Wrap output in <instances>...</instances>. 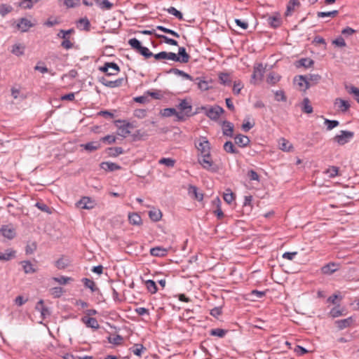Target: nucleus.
Returning <instances> with one entry per match:
<instances>
[{
	"label": "nucleus",
	"instance_id": "obj_63",
	"mask_svg": "<svg viewBox=\"0 0 359 359\" xmlns=\"http://www.w3.org/2000/svg\"><path fill=\"white\" fill-rule=\"evenodd\" d=\"M145 348L142 344H135L132 348V352L137 356H141L142 352L143 350H144Z\"/></svg>",
	"mask_w": 359,
	"mask_h": 359
},
{
	"label": "nucleus",
	"instance_id": "obj_38",
	"mask_svg": "<svg viewBox=\"0 0 359 359\" xmlns=\"http://www.w3.org/2000/svg\"><path fill=\"white\" fill-rule=\"evenodd\" d=\"M149 218L154 222L159 221L162 217V213L159 210H153L149 212Z\"/></svg>",
	"mask_w": 359,
	"mask_h": 359
},
{
	"label": "nucleus",
	"instance_id": "obj_55",
	"mask_svg": "<svg viewBox=\"0 0 359 359\" xmlns=\"http://www.w3.org/2000/svg\"><path fill=\"white\" fill-rule=\"evenodd\" d=\"M166 11L168 13L173 15L179 20H183L182 13L180 11H177L175 7L171 6L167 8Z\"/></svg>",
	"mask_w": 359,
	"mask_h": 359
},
{
	"label": "nucleus",
	"instance_id": "obj_46",
	"mask_svg": "<svg viewBox=\"0 0 359 359\" xmlns=\"http://www.w3.org/2000/svg\"><path fill=\"white\" fill-rule=\"evenodd\" d=\"M324 124L327 126V130H331L333 128L337 127L339 125V122L336 120H330L327 118H325Z\"/></svg>",
	"mask_w": 359,
	"mask_h": 359
},
{
	"label": "nucleus",
	"instance_id": "obj_43",
	"mask_svg": "<svg viewBox=\"0 0 359 359\" xmlns=\"http://www.w3.org/2000/svg\"><path fill=\"white\" fill-rule=\"evenodd\" d=\"M90 22L86 18H81L78 21L77 27L80 29H83L84 30L88 31L90 29Z\"/></svg>",
	"mask_w": 359,
	"mask_h": 359
},
{
	"label": "nucleus",
	"instance_id": "obj_3",
	"mask_svg": "<svg viewBox=\"0 0 359 359\" xmlns=\"http://www.w3.org/2000/svg\"><path fill=\"white\" fill-rule=\"evenodd\" d=\"M354 137V133L348 130H341L340 134L333 137V141L339 145H344L349 142Z\"/></svg>",
	"mask_w": 359,
	"mask_h": 359
},
{
	"label": "nucleus",
	"instance_id": "obj_49",
	"mask_svg": "<svg viewBox=\"0 0 359 359\" xmlns=\"http://www.w3.org/2000/svg\"><path fill=\"white\" fill-rule=\"evenodd\" d=\"M13 11V7L10 5L3 4L0 6V15L2 17L6 16Z\"/></svg>",
	"mask_w": 359,
	"mask_h": 359
},
{
	"label": "nucleus",
	"instance_id": "obj_31",
	"mask_svg": "<svg viewBox=\"0 0 359 359\" xmlns=\"http://www.w3.org/2000/svg\"><path fill=\"white\" fill-rule=\"evenodd\" d=\"M69 264V260L67 258H65L64 257H60L58 259L55 263V266L58 269H65L66 267H67Z\"/></svg>",
	"mask_w": 359,
	"mask_h": 359
},
{
	"label": "nucleus",
	"instance_id": "obj_35",
	"mask_svg": "<svg viewBox=\"0 0 359 359\" xmlns=\"http://www.w3.org/2000/svg\"><path fill=\"white\" fill-rule=\"evenodd\" d=\"M196 84L198 88L203 91L208 90L210 88L209 83L205 80H202L200 78L195 79Z\"/></svg>",
	"mask_w": 359,
	"mask_h": 359
},
{
	"label": "nucleus",
	"instance_id": "obj_40",
	"mask_svg": "<svg viewBox=\"0 0 359 359\" xmlns=\"http://www.w3.org/2000/svg\"><path fill=\"white\" fill-rule=\"evenodd\" d=\"M147 289L151 294H155L158 289L156 283L152 280H147L145 281Z\"/></svg>",
	"mask_w": 359,
	"mask_h": 359
},
{
	"label": "nucleus",
	"instance_id": "obj_12",
	"mask_svg": "<svg viewBox=\"0 0 359 359\" xmlns=\"http://www.w3.org/2000/svg\"><path fill=\"white\" fill-rule=\"evenodd\" d=\"M294 83L298 86L302 90L305 91L309 88V80L307 76H298L294 78Z\"/></svg>",
	"mask_w": 359,
	"mask_h": 359
},
{
	"label": "nucleus",
	"instance_id": "obj_23",
	"mask_svg": "<svg viewBox=\"0 0 359 359\" xmlns=\"http://www.w3.org/2000/svg\"><path fill=\"white\" fill-rule=\"evenodd\" d=\"M334 104L342 111L345 112L350 108V104L348 101L341 98H337Z\"/></svg>",
	"mask_w": 359,
	"mask_h": 359
},
{
	"label": "nucleus",
	"instance_id": "obj_13",
	"mask_svg": "<svg viewBox=\"0 0 359 359\" xmlns=\"http://www.w3.org/2000/svg\"><path fill=\"white\" fill-rule=\"evenodd\" d=\"M118 123H123L122 125L117 126H118V135L123 137H126L130 133V131L129 128L131 127L130 123H125V121H118Z\"/></svg>",
	"mask_w": 359,
	"mask_h": 359
},
{
	"label": "nucleus",
	"instance_id": "obj_34",
	"mask_svg": "<svg viewBox=\"0 0 359 359\" xmlns=\"http://www.w3.org/2000/svg\"><path fill=\"white\" fill-rule=\"evenodd\" d=\"M279 148L284 151H290L292 149V144L285 138L279 140Z\"/></svg>",
	"mask_w": 359,
	"mask_h": 359
},
{
	"label": "nucleus",
	"instance_id": "obj_22",
	"mask_svg": "<svg viewBox=\"0 0 359 359\" xmlns=\"http://www.w3.org/2000/svg\"><path fill=\"white\" fill-rule=\"evenodd\" d=\"M100 168L106 171H115L121 169V166L112 162H102Z\"/></svg>",
	"mask_w": 359,
	"mask_h": 359
},
{
	"label": "nucleus",
	"instance_id": "obj_2",
	"mask_svg": "<svg viewBox=\"0 0 359 359\" xmlns=\"http://www.w3.org/2000/svg\"><path fill=\"white\" fill-rule=\"evenodd\" d=\"M128 44L137 53L143 55L146 58H149L153 56V53L149 50L148 48L142 46L139 40L136 38L129 39Z\"/></svg>",
	"mask_w": 359,
	"mask_h": 359
},
{
	"label": "nucleus",
	"instance_id": "obj_48",
	"mask_svg": "<svg viewBox=\"0 0 359 359\" xmlns=\"http://www.w3.org/2000/svg\"><path fill=\"white\" fill-rule=\"evenodd\" d=\"M156 37L158 38V39H163V41L167 44L172 45V46H177L178 45V43L176 40L168 38V36H166L165 35L156 34Z\"/></svg>",
	"mask_w": 359,
	"mask_h": 359
},
{
	"label": "nucleus",
	"instance_id": "obj_10",
	"mask_svg": "<svg viewBox=\"0 0 359 359\" xmlns=\"http://www.w3.org/2000/svg\"><path fill=\"white\" fill-rule=\"evenodd\" d=\"M161 114L165 117L175 116L178 121H184V116L182 113H178L175 108H165L161 111Z\"/></svg>",
	"mask_w": 359,
	"mask_h": 359
},
{
	"label": "nucleus",
	"instance_id": "obj_15",
	"mask_svg": "<svg viewBox=\"0 0 359 359\" xmlns=\"http://www.w3.org/2000/svg\"><path fill=\"white\" fill-rule=\"evenodd\" d=\"M34 25L27 18H22L19 20L17 24L18 28L22 32H27L30 27H32Z\"/></svg>",
	"mask_w": 359,
	"mask_h": 359
},
{
	"label": "nucleus",
	"instance_id": "obj_11",
	"mask_svg": "<svg viewBox=\"0 0 359 359\" xmlns=\"http://www.w3.org/2000/svg\"><path fill=\"white\" fill-rule=\"evenodd\" d=\"M355 322L354 318L351 316L345 319L338 320L335 321V325L339 330H341L351 327Z\"/></svg>",
	"mask_w": 359,
	"mask_h": 359
},
{
	"label": "nucleus",
	"instance_id": "obj_24",
	"mask_svg": "<svg viewBox=\"0 0 359 359\" xmlns=\"http://www.w3.org/2000/svg\"><path fill=\"white\" fill-rule=\"evenodd\" d=\"M25 46L22 43H15L12 46L11 53L19 57L25 53Z\"/></svg>",
	"mask_w": 359,
	"mask_h": 359
},
{
	"label": "nucleus",
	"instance_id": "obj_52",
	"mask_svg": "<svg viewBox=\"0 0 359 359\" xmlns=\"http://www.w3.org/2000/svg\"><path fill=\"white\" fill-rule=\"evenodd\" d=\"M325 172L328 175L329 177L332 178L336 177L339 172V168L336 166H331L328 168Z\"/></svg>",
	"mask_w": 359,
	"mask_h": 359
},
{
	"label": "nucleus",
	"instance_id": "obj_60",
	"mask_svg": "<svg viewBox=\"0 0 359 359\" xmlns=\"http://www.w3.org/2000/svg\"><path fill=\"white\" fill-rule=\"evenodd\" d=\"M50 292L53 297L58 298L62 294L64 290L61 287H54L50 290Z\"/></svg>",
	"mask_w": 359,
	"mask_h": 359
},
{
	"label": "nucleus",
	"instance_id": "obj_4",
	"mask_svg": "<svg viewBox=\"0 0 359 359\" xmlns=\"http://www.w3.org/2000/svg\"><path fill=\"white\" fill-rule=\"evenodd\" d=\"M202 109L205 111V115L213 121L217 120L220 115L224 112V109L219 105L210 107H203Z\"/></svg>",
	"mask_w": 359,
	"mask_h": 359
},
{
	"label": "nucleus",
	"instance_id": "obj_7",
	"mask_svg": "<svg viewBox=\"0 0 359 359\" xmlns=\"http://www.w3.org/2000/svg\"><path fill=\"white\" fill-rule=\"evenodd\" d=\"M96 205L95 200L88 196L82 197L77 203L76 206L81 209L91 210Z\"/></svg>",
	"mask_w": 359,
	"mask_h": 359
},
{
	"label": "nucleus",
	"instance_id": "obj_47",
	"mask_svg": "<svg viewBox=\"0 0 359 359\" xmlns=\"http://www.w3.org/2000/svg\"><path fill=\"white\" fill-rule=\"evenodd\" d=\"M302 111L306 114H311L313 112V107L310 104V101L307 97L304 98L303 100Z\"/></svg>",
	"mask_w": 359,
	"mask_h": 359
},
{
	"label": "nucleus",
	"instance_id": "obj_61",
	"mask_svg": "<svg viewBox=\"0 0 359 359\" xmlns=\"http://www.w3.org/2000/svg\"><path fill=\"white\" fill-rule=\"evenodd\" d=\"M35 206L37 207L42 212H44L48 213V214L51 213V210H50V208L43 202H37L35 204Z\"/></svg>",
	"mask_w": 359,
	"mask_h": 359
},
{
	"label": "nucleus",
	"instance_id": "obj_44",
	"mask_svg": "<svg viewBox=\"0 0 359 359\" xmlns=\"http://www.w3.org/2000/svg\"><path fill=\"white\" fill-rule=\"evenodd\" d=\"M219 79L220 83L224 86H229L231 83L230 76L227 73H220L219 74Z\"/></svg>",
	"mask_w": 359,
	"mask_h": 359
},
{
	"label": "nucleus",
	"instance_id": "obj_16",
	"mask_svg": "<svg viewBox=\"0 0 359 359\" xmlns=\"http://www.w3.org/2000/svg\"><path fill=\"white\" fill-rule=\"evenodd\" d=\"M81 321L86 324L88 327H90L95 330L99 328L100 325L96 318L91 317L84 316L81 318Z\"/></svg>",
	"mask_w": 359,
	"mask_h": 359
},
{
	"label": "nucleus",
	"instance_id": "obj_25",
	"mask_svg": "<svg viewBox=\"0 0 359 359\" xmlns=\"http://www.w3.org/2000/svg\"><path fill=\"white\" fill-rule=\"evenodd\" d=\"M81 147H83L86 150L92 152L100 148L101 144L99 142H90L86 144H83L81 145Z\"/></svg>",
	"mask_w": 359,
	"mask_h": 359
},
{
	"label": "nucleus",
	"instance_id": "obj_30",
	"mask_svg": "<svg viewBox=\"0 0 359 359\" xmlns=\"http://www.w3.org/2000/svg\"><path fill=\"white\" fill-rule=\"evenodd\" d=\"M268 24L273 28L278 27L281 24V18L279 15L269 16L267 18Z\"/></svg>",
	"mask_w": 359,
	"mask_h": 359
},
{
	"label": "nucleus",
	"instance_id": "obj_14",
	"mask_svg": "<svg viewBox=\"0 0 359 359\" xmlns=\"http://www.w3.org/2000/svg\"><path fill=\"white\" fill-rule=\"evenodd\" d=\"M222 133L224 136L233 137V124L228 121H224L222 123Z\"/></svg>",
	"mask_w": 359,
	"mask_h": 359
},
{
	"label": "nucleus",
	"instance_id": "obj_54",
	"mask_svg": "<svg viewBox=\"0 0 359 359\" xmlns=\"http://www.w3.org/2000/svg\"><path fill=\"white\" fill-rule=\"evenodd\" d=\"M338 11L334 10L332 11H328V12H318L317 16L318 18H325V17H330V18H334L337 15Z\"/></svg>",
	"mask_w": 359,
	"mask_h": 359
},
{
	"label": "nucleus",
	"instance_id": "obj_58",
	"mask_svg": "<svg viewBox=\"0 0 359 359\" xmlns=\"http://www.w3.org/2000/svg\"><path fill=\"white\" fill-rule=\"evenodd\" d=\"M170 72H173L176 75L182 76V77H184L186 79H189L190 81L193 80V78L191 75H189V74H187L182 70L178 69H172L170 70Z\"/></svg>",
	"mask_w": 359,
	"mask_h": 359
},
{
	"label": "nucleus",
	"instance_id": "obj_37",
	"mask_svg": "<svg viewBox=\"0 0 359 359\" xmlns=\"http://www.w3.org/2000/svg\"><path fill=\"white\" fill-rule=\"evenodd\" d=\"M224 150L230 154H237L238 151L235 148L233 144L231 141H227L224 144Z\"/></svg>",
	"mask_w": 359,
	"mask_h": 359
},
{
	"label": "nucleus",
	"instance_id": "obj_56",
	"mask_svg": "<svg viewBox=\"0 0 359 359\" xmlns=\"http://www.w3.org/2000/svg\"><path fill=\"white\" fill-rule=\"evenodd\" d=\"M74 32V29H69L68 30L60 29L57 33V36L58 38H61L62 39H66L69 38L68 35Z\"/></svg>",
	"mask_w": 359,
	"mask_h": 359
},
{
	"label": "nucleus",
	"instance_id": "obj_19",
	"mask_svg": "<svg viewBox=\"0 0 359 359\" xmlns=\"http://www.w3.org/2000/svg\"><path fill=\"white\" fill-rule=\"evenodd\" d=\"M0 231L3 236L8 239H12L15 236L14 229L9 226H3Z\"/></svg>",
	"mask_w": 359,
	"mask_h": 359
},
{
	"label": "nucleus",
	"instance_id": "obj_32",
	"mask_svg": "<svg viewBox=\"0 0 359 359\" xmlns=\"http://www.w3.org/2000/svg\"><path fill=\"white\" fill-rule=\"evenodd\" d=\"M128 220L129 222L133 225H140L142 223L141 217L135 212L129 214Z\"/></svg>",
	"mask_w": 359,
	"mask_h": 359
},
{
	"label": "nucleus",
	"instance_id": "obj_42",
	"mask_svg": "<svg viewBox=\"0 0 359 359\" xmlns=\"http://www.w3.org/2000/svg\"><path fill=\"white\" fill-rule=\"evenodd\" d=\"M39 0H21L20 6L25 9H31L34 4H37Z\"/></svg>",
	"mask_w": 359,
	"mask_h": 359
},
{
	"label": "nucleus",
	"instance_id": "obj_27",
	"mask_svg": "<svg viewBox=\"0 0 359 359\" xmlns=\"http://www.w3.org/2000/svg\"><path fill=\"white\" fill-rule=\"evenodd\" d=\"M299 5L300 3L298 0H290L287 5L285 15H291L292 12L294 11L295 8L299 6Z\"/></svg>",
	"mask_w": 359,
	"mask_h": 359
},
{
	"label": "nucleus",
	"instance_id": "obj_51",
	"mask_svg": "<svg viewBox=\"0 0 359 359\" xmlns=\"http://www.w3.org/2000/svg\"><path fill=\"white\" fill-rule=\"evenodd\" d=\"M280 79V76L278 74L271 72L269 74L266 81L269 83L275 84L279 81Z\"/></svg>",
	"mask_w": 359,
	"mask_h": 359
},
{
	"label": "nucleus",
	"instance_id": "obj_17",
	"mask_svg": "<svg viewBox=\"0 0 359 359\" xmlns=\"http://www.w3.org/2000/svg\"><path fill=\"white\" fill-rule=\"evenodd\" d=\"M188 194L192 198L201 201L203 198V194L198 192V189L196 186L189 185L188 187Z\"/></svg>",
	"mask_w": 359,
	"mask_h": 359
},
{
	"label": "nucleus",
	"instance_id": "obj_1",
	"mask_svg": "<svg viewBox=\"0 0 359 359\" xmlns=\"http://www.w3.org/2000/svg\"><path fill=\"white\" fill-rule=\"evenodd\" d=\"M198 161L201 164V165L203 167V168L211 171V172H216L217 171V166L215 165L210 152L208 154H201L198 155Z\"/></svg>",
	"mask_w": 359,
	"mask_h": 359
},
{
	"label": "nucleus",
	"instance_id": "obj_33",
	"mask_svg": "<svg viewBox=\"0 0 359 359\" xmlns=\"http://www.w3.org/2000/svg\"><path fill=\"white\" fill-rule=\"evenodd\" d=\"M95 4L102 10H110L113 7V4L108 0H95Z\"/></svg>",
	"mask_w": 359,
	"mask_h": 359
},
{
	"label": "nucleus",
	"instance_id": "obj_5",
	"mask_svg": "<svg viewBox=\"0 0 359 359\" xmlns=\"http://www.w3.org/2000/svg\"><path fill=\"white\" fill-rule=\"evenodd\" d=\"M99 70L104 72L107 76H114L119 73L120 67L114 62H105L99 68Z\"/></svg>",
	"mask_w": 359,
	"mask_h": 359
},
{
	"label": "nucleus",
	"instance_id": "obj_64",
	"mask_svg": "<svg viewBox=\"0 0 359 359\" xmlns=\"http://www.w3.org/2000/svg\"><path fill=\"white\" fill-rule=\"evenodd\" d=\"M122 340H123V337L119 334H116L114 337H109L108 338V341L109 343L116 344V345L120 344Z\"/></svg>",
	"mask_w": 359,
	"mask_h": 359
},
{
	"label": "nucleus",
	"instance_id": "obj_21",
	"mask_svg": "<svg viewBox=\"0 0 359 359\" xmlns=\"http://www.w3.org/2000/svg\"><path fill=\"white\" fill-rule=\"evenodd\" d=\"M168 249L163 247H155L150 250V254L154 257H164L168 253Z\"/></svg>",
	"mask_w": 359,
	"mask_h": 359
},
{
	"label": "nucleus",
	"instance_id": "obj_50",
	"mask_svg": "<svg viewBox=\"0 0 359 359\" xmlns=\"http://www.w3.org/2000/svg\"><path fill=\"white\" fill-rule=\"evenodd\" d=\"M158 163L166 165L168 168H172L175 165V161L170 158H162L159 160Z\"/></svg>",
	"mask_w": 359,
	"mask_h": 359
},
{
	"label": "nucleus",
	"instance_id": "obj_39",
	"mask_svg": "<svg viewBox=\"0 0 359 359\" xmlns=\"http://www.w3.org/2000/svg\"><path fill=\"white\" fill-rule=\"evenodd\" d=\"M22 264L25 273H33L36 271V269L29 261L22 262Z\"/></svg>",
	"mask_w": 359,
	"mask_h": 359
},
{
	"label": "nucleus",
	"instance_id": "obj_41",
	"mask_svg": "<svg viewBox=\"0 0 359 359\" xmlns=\"http://www.w3.org/2000/svg\"><path fill=\"white\" fill-rule=\"evenodd\" d=\"M298 67H304L305 68L311 67L313 65L314 61L311 58H302L298 61Z\"/></svg>",
	"mask_w": 359,
	"mask_h": 359
},
{
	"label": "nucleus",
	"instance_id": "obj_18",
	"mask_svg": "<svg viewBox=\"0 0 359 359\" xmlns=\"http://www.w3.org/2000/svg\"><path fill=\"white\" fill-rule=\"evenodd\" d=\"M250 142L249 137L246 135L240 134L235 137V143L241 147H246Z\"/></svg>",
	"mask_w": 359,
	"mask_h": 359
},
{
	"label": "nucleus",
	"instance_id": "obj_28",
	"mask_svg": "<svg viewBox=\"0 0 359 359\" xmlns=\"http://www.w3.org/2000/svg\"><path fill=\"white\" fill-rule=\"evenodd\" d=\"M177 56L180 57V62L182 63H187L190 59L189 55L184 47L179 48Z\"/></svg>",
	"mask_w": 359,
	"mask_h": 359
},
{
	"label": "nucleus",
	"instance_id": "obj_8",
	"mask_svg": "<svg viewBox=\"0 0 359 359\" xmlns=\"http://www.w3.org/2000/svg\"><path fill=\"white\" fill-rule=\"evenodd\" d=\"M125 78H119L114 81H109L104 76L99 78V81L104 86L108 88H116L121 86L123 81H126Z\"/></svg>",
	"mask_w": 359,
	"mask_h": 359
},
{
	"label": "nucleus",
	"instance_id": "obj_53",
	"mask_svg": "<svg viewBox=\"0 0 359 359\" xmlns=\"http://www.w3.org/2000/svg\"><path fill=\"white\" fill-rule=\"evenodd\" d=\"M156 29L162 31L164 33L170 34H171L172 36H173L175 37H177V38L180 37V34L177 32H176L175 31H174L172 29H170L168 28H166V27H165L163 26L158 25V26L156 27Z\"/></svg>",
	"mask_w": 359,
	"mask_h": 359
},
{
	"label": "nucleus",
	"instance_id": "obj_59",
	"mask_svg": "<svg viewBox=\"0 0 359 359\" xmlns=\"http://www.w3.org/2000/svg\"><path fill=\"white\" fill-rule=\"evenodd\" d=\"M223 198L228 204H230L234 200L235 196L230 189H227L226 192L224 194Z\"/></svg>",
	"mask_w": 359,
	"mask_h": 359
},
{
	"label": "nucleus",
	"instance_id": "obj_9",
	"mask_svg": "<svg viewBox=\"0 0 359 359\" xmlns=\"http://www.w3.org/2000/svg\"><path fill=\"white\" fill-rule=\"evenodd\" d=\"M177 109L180 111L178 113H182L184 116H190L191 115L192 106L186 100H182L177 105Z\"/></svg>",
	"mask_w": 359,
	"mask_h": 359
},
{
	"label": "nucleus",
	"instance_id": "obj_6",
	"mask_svg": "<svg viewBox=\"0 0 359 359\" xmlns=\"http://www.w3.org/2000/svg\"><path fill=\"white\" fill-rule=\"evenodd\" d=\"M196 147L200 152V155L205 154H207L210 152L211 150L210 143L206 137H201L198 139V142H196Z\"/></svg>",
	"mask_w": 359,
	"mask_h": 359
},
{
	"label": "nucleus",
	"instance_id": "obj_57",
	"mask_svg": "<svg viewBox=\"0 0 359 359\" xmlns=\"http://www.w3.org/2000/svg\"><path fill=\"white\" fill-rule=\"evenodd\" d=\"M67 8H74L79 5V0H60Z\"/></svg>",
	"mask_w": 359,
	"mask_h": 359
},
{
	"label": "nucleus",
	"instance_id": "obj_36",
	"mask_svg": "<svg viewBox=\"0 0 359 359\" xmlns=\"http://www.w3.org/2000/svg\"><path fill=\"white\" fill-rule=\"evenodd\" d=\"M82 282L84 284L85 287L87 288H89L91 292H95L97 291L99 289L95 286V283L93 280L84 278L82 279Z\"/></svg>",
	"mask_w": 359,
	"mask_h": 359
},
{
	"label": "nucleus",
	"instance_id": "obj_20",
	"mask_svg": "<svg viewBox=\"0 0 359 359\" xmlns=\"http://www.w3.org/2000/svg\"><path fill=\"white\" fill-rule=\"evenodd\" d=\"M339 269L338 265L335 263H329L322 267L323 273L330 275Z\"/></svg>",
	"mask_w": 359,
	"mask_h": 359
},
{
	"label": "nucleus",
	"instance_id": "obj_62",
	"mask_svg": "<svg viewBox=\"0 0 359 359\" xmlns=\"http://www.w3.org/2000/svg\"><path fill=\"white\" fill-rule=\"evenodd\" d=\"M53 280L58 283L60 285H66L69 283V280H72L71 278L65 277V276H60V277H53Z\"/></svg>",
	"mask_w": 359,
	"mask_h": 359
},
{
	"label": "nucleus",
	"instance_id": "obj_29",
	"mask_svg": "<svg viewBox=\"0 0 359 359\" xmlns=\"http://www.w3.org/2000/svg\"><path fill=\"white\" fill-rule=\"evenodd\" d=\"M264 72V68L263 67V65L262 64H259L255 67L252 78L255 80H261L263 77Z\"/></svg>",
	"mask_w": 359,
	"mask_h": 359
},
{
	"label": "nucleus",
	"instance_id": "obj_45",
	"mask_svg": "<svg viewBox=\"0 0 359 359\" xmlns=\"http://www.w3.org/2000/svg\"><path fill=\"white\" fill-rule=\"evenodd\" d=\"M227 330L221 329V328H216V329H212L210 331V334L211 336H216L220 338H222L225 336L226 334Z\"/></svg>",
	"mask_w": 359,
	"mask_h": 359
},
{
	"label": "nucleus",
	"instance_id": "obj_26",
	"mask_svg": "<svg viewBox=\"0 0 359 359\" xmlns=\"http://www.w3.org/2000/svg\"><path fill=\"white\" fill-rule=\"evenodd\" d=\"M15 257V251L7 249L4 252H0V261H8Z\"/></svg>",
	"mask_w": 359,
	"mask_h": 359
}]
</instances>
